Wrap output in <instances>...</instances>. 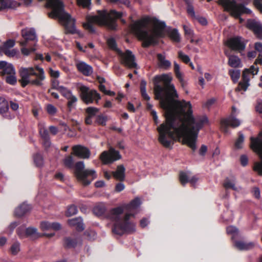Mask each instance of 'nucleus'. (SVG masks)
<instances>
[{
  "label": "nucleus",
  "mask_w": 262,
  "mask_h": 262,
  "mask_svg": "<svg viewBox=\"0 0 262 262\" xmlns=\"http://www.w3.org/2000/svg\"><path fill=\"white\" fill-rule=\"evenodd\" d=\"M171 80L172 77L167 74L157 76L154 79L156 99L160 100V105L165 112V121L157 128L159 141L169 148L175 139H182L183 144L194 151L199 132L207 122V118L206 116L193 117L189 102L174 99L178 96Z\"/></svg>",
  "instance_id": "f257e3e1"
},
{
  "label": "nucleus",
  "mask_w": 262,
  "mask_h": 262,
  "mask_svg": "<svg viewBox=\"0 0 262 262\" xmlns=\"http://www.w3.org/2000/svg\"><path fill=\"white\" fill-rule=\"evenodd\" d=\"M165 23H160L151 30L148 28L147 22L144 20H139L132 24L130 27L132 31L138 38L143 41V46L147 47L151 45L158 43V38L163 37L166 32L172 41H180V35L176 29L166 30Z\"/></svg>",
  "instance_id": "f03ea898"
},
{
  "label": "nucleus",
  "mask_w": 262,
  "mask_h": 262,
  "mask_svg": "<svg viewBox=\"0 0 262 262\" xmlns=\"http://www.w3.org/2000/svg\"><path fill=\"white\" fill-rule=\"evenodd\" d=\"M141 204L140 199L136 198L129 204L114 208L111 211L110 218L114 222L112 228L114 234L122 235L126 232L135 230V224L129 219Z\"/></svg>",
  "instance_id": "7ed1b4c3"
},
{
  "label": "nucleus",
  "mask_w": 262,
  "mask_h": 262,
  "mask_svg": "<svg viewBox=\"0 0 262 262\" xmlns=\"http://www.w3.org/2000/svg\"><path fill=\"white\" fill-rule=\"evenodd\" d=\"M122 15V12H117L115 10H111L110 12L99 10L97 15L87 17V23L83 24V27L91 33L95 32L94 24L105 26L111 30H115L117 27L116 20L121 17Z\"/></svg>",
  "instance_id": "20e7f679"
},
{
  "label": "nucleus",
  "mask_w": 262,
  "mask_h": 262,
  "mask_svg": "<svg viewBox=\"0 0 262 262\" xmlns=\"http://www.w3.org/2000/svg\"><path fill=\"white\" fill-rule=\"evenodd\" d=\"M49 7L52 9L49 16L53 18H58L60 23L64 26L67 31L71 34H75L77 31L75 26V19L66 12L63 5L60 0H47Z\"/></svg>",
  "instance_id": "39448f33"
},
{
  "label": "nucleus",
  "mask_w": 262,
  "mask_h": 262,
  "mask_svg": "<svg viewBox=\"0 0 262 262\" xmlns=\"http://www.w3.org/2000/svg\"><path fill=\"white\" fill-rule=\"evenodd\" d=\"M20 77L19 81L23 87L28 84L37 86L42 85V81L45 79V75L42 68L36 66L35 68H20L19 70Z\"/></svg>",
  "instance_id": "423d86ee"
},
{
  "label": "nucleus",
  "mask_w": 262,
  "mask_h": 262,
  "mask_svg": "<svg viewBox=\"0 0 262 262\" xmlns=\"http://www.w3.org/2000/svg\"><path fill=\"white\" fill-rule=\"evenodd\" d=\"M218 4L224 8V11L229 12L231 16L239 19L240 23L244 21L240 17L241 15L252 13L250 9L242 4H237L235 0H218Z\"/></svg>",
  "instance_id": "0eeeda50"
},
{
  "label": "nucleus",
  "mask_w": 262,
  "mask_h": 262,
  "mask_svg": "<svg viewBox=\"0 0 262 262\" xmlns=\"http://www.w3.org/2000/svg\"><path fill=\"white\" fill-rule=\"evenodd\" d=\"M83 161H79L75 164V176L78 180L83 185H89L91 181L96 178V172L93 169H84Z\"/></svg>",
  "instance_id": "6e6552de"
},
{
  "label": "nucleus",
  "mask_w": 262,
  "mask_h": 262,
  "mask_svg": "<svg viewBox=\"0 0 262 262\" xmlns=\"http://www.w3.org/2000/svg\"><path fill=\"white\" fill-rule=\"evenodd\" d=\"M78 89L82 100L87 104L94 102L97 103L101 99L100 95L95 90H89V88L83 85H80Z\"/></svg>",
  "instance_id": "1a4fd4ad"
},
{
  "label": "nucleus",
  "mask_w": 262,
  "mask_h": 262,
  "mask_svg": "<svg viewBox=\"0 0 262 262\" xmlns=\"http://www.w3.org/2000/svg\"><path fill=\"white\" fill-rule=\"evenodd\" d=\"M258 72V68L254 66H251L249 69H246L243 71L242 75V81H241L237 88L236 89V91H245L249 86V80L251 77L256 75Z\"/></svg>",
  "instance_id": "9d476101"
},
{
  "label": "nucleus",
  "mask_w": 262,
  "mask_h": 262,
  "mask_svg": "<svg viewBox=\"0 0 262 262\" xmlns=\"http://www.w3.org/2000/svg\"><path fill=\"white\" fill-rule=\"evenodd\" d=\"M235 111V107L233 106L231 114L227 118L223 119L221 121V129L225 133H228L229 126L235 128L241 124V121L234 117V113Z\"/></svg>",
  "instance_id": "9b49d317"
},
{
  "label": "nucleus",
  "mask_w": 262,
  "mask_h": 262,
  "mask_svg": "<svg viewBox=\"0 0 262 262\" xmlns=\"http://www.w3.org/2000/svg\"><path fill=\"white\" fill-rule=\"evenodd\" d=\"M121 158L119 152L114 148L110 147L108 151H103L100 159L104 164H111Z\"/></svg>",
  "instance_id": "f8f14e48"
},
{
  "label": "nucleus",
  "mask_w": 262,
  "mask_h": 262,
  "mask_svg": "<svg viewBox=\"0 0 262 262\" xmlns=\"http://www.w3.org/2000/svg\"><path fill=\"white\" fill-rule=\"evenodd\" d=\"M121 63L128 68H136L137 63L135 62V57L132 52L129 50H126L122 52L121 50H118Z\"/></svg>",
  "instance_id": "ddd939ff"
},
{
  "label": "nucleus",
  "mask_w": 262,
  "mask_h": 262,
  "mask_svg": "<svg viewBox=\"0 0 262 262\" xmlns=\"http://www.w3.org/2000/svg\"><path fill=\"white\" fill-rule=\"evenodd\" d=\"M247 42L244 38L235 36L229 39L228 45L232 50L241 53L245 49Z\"/></svg>",
  "instance_id": "4468645a"
},
{
  "label": "nucleus",
  "mask_w": 262,
  "mask_h": 262,
  "mask_svg": "<svg viewBox=\"0 0 262 262\" xmlns=\"http://www.w3.org/2000/svg\"><path fill=\"white\" fill-rule=\"evenodd\" d=\"M21 35L25 40L21 41V46H27L28 41H35L36 40V35L35 30L33 28H26L21 30Z\"/></svg>",
  "instance_id": "2eb2a0df"
},
{
  "label": "nucleus",
  "mask_w": 262,
  "mask_h": 262,
  "mask_svg": "<svg viewBox=\"0 0 262 262\" xmlns=\"http://www.w3.org/2000/svg\"><path fill=\"white\" fill-rule=\"evenodd\" d=\"M179 180L183 186L189 182L193 187H195L198 179L195 176L191 177L189 171H181L179 173Z\"/></svg>",
  "instance_id": "dca6fc26"
},
{
  "label": "nucleus",
  "mask_w": 262,
  "mask_h": 262,
  "mask_svg": "<svg viewBox=\"0 0 262 262\" xmlns=\"http://www.w3.org/2000/svg\"><path fill=\"white\" fill-rule=\"evenodd\" d=\"M247 27L252 30L257 37L262 39V24L254 19H249L247 22Z\"/></svg>",
  "instance_id": "f3484780"
},
{
  "label": "nucleus",
  "mask_w": 262,
  "mask_h": 262,
  "mask_svg": "<svg viewBox=\"0 0 262 262\" xmlns=\"http://www.w3.org/2000/svg\"><path fill=\"white\" fill-rule=\"evenodd\" d=\"M75 66L78 72L85 76H90L93 72L92 66L83 61H77Z\"/></svg>",
  "instance_id": "a211bd4d"
},
{
  "label": "nucleus",
  "mask_w": 262,
  "mask_h": 262,
  "mask_svg": "<svg viewBox=\"0 0 262 262\" xmlns=\"http://www.w3.org/2000/svg\"><path fill=\"white\" fill-rule=\"evenodd\" d=\"M73 154L82 159H89L90 156V150L86 147L80 145L74 146L72 148Z\"/></svg>",
  "instance_id": "6ab92c4d"
},
{
  "label": "nucleus",
  "mask_w": 262,
  "mask_h": 262,
  "mask_svg": "<svg viewBox=\"0 0 262 262\" xmlns=\"http://www.w3.org/2000/svg\"><path fill=\"white\" fill-rule=\"evenodd\" d=\"M0 74L2 76H8L11 74H15V71L13 65L5 61H0Z\"/></svg>",
  "instance_id": "aec40b11"
},
{
  "label": "nucleus",
  "mask_w": 262,
  "mask_h": 262,
  "mask_svg": "<svg viewBox=\"0 0 262 262\" xmlns=\"http://www.w3.org/2000/svg\"><path fill=\"white\" fill-rule=\"evenodd\" d=\"M0 114L7 119H11L12 118L9 112L8 101L3 97H0Z\"/></svg>",
  "instance_id": "412c9836"
},
{
  "label": "nucleus",
  "mask_w": 262,
  "mask_h": 262,
  "mask_svg": "<svg viewBox=\"0 0 262 262\" xmlns=\"http://www.w3.org/2000/svg\"><path fill=\"white\" fill-rule=\"evenodd\" d=\"M225 54L228 58V64L232 68H239L242 67V62L240 58L234 55H231L228 51H225Z\"/></svg>",
  "instance_id": "4be33fe9"
},
{
  "label": "nucleus",
  "mask_w": 262,
  "mask_h": 262,
  "mask_svg": "<svg viewBox=\"0 0 262 262\" xmlns=\"http://www.w3.org/2000/svg\"><path fill=\"white\" fill-rule=\"evenodd\" d=\"M40 228L43 231H50L51 230H58L60 229V225L56 222H49L43 221L40 223Z\"/></svg>",
  "instance_id": "5701e85b"
},
{
  "label": "nucleus",
  "mask_w": 262,
  "mask_h": 262,
  "mask_svg": "<svg viewBox=\"0 0 262 262\" xmlns=\"http://www.w3.org/2000/svg\"><path fill=\"white\" fill-rule=\"evenodd\" d=\"M158 63L159 67L163 69L167 70L171 67L170 61L166 59V57L162 54H157Z\"/></svg>",
  "instance_id": "b1692460"
},
{
  "label": "nucleus",
  "mask_w": 262,
  "mask_h": 262,
  "mask_svg": "<svg viewBox=\"0 0 262 262\" xmlns=\"http://www.w3.org/2000/svg\"><path fill=\"white\" fill-rule=\"evenodd\" d=\"M31 209L30 205L24 203L15 209L14 213L16 216L20 217L29 212Z\"/></svg>",
  "instance_id": "393cba45"
},
{
  "label": "nucleus",
  "mask_w": 262,
  "mask_h": 262,
  "mask_svg": "<svg viewBox=\"0 0 262 262\" xmlns=\"http://www.w3.org/2000/svg\"><path fill=\"white\" fill-rule=\"evenodd\" d=\"M68 223L71 226L75 227L77 231H81L84 230L82 220L81 217H76L69 220Z\"/></svg>",
  "instance_id": "a878e982"
},
{
  "label": "nucleus",
  "mask_w": 262,
  "mask_h": 262,
  "mask_svg": "<svg viewBox=\"0 0 262 262\" xmlns=\"http://www.w3.org/2000/svg\"><path fill=\"white\" fill-rule=\"evenodd\" d=\"M125 170L123 165L118 166L117 170L112 173L114 177L119 181H123L125 178Z\"/></svg>",
  "instance_id": "bb28decb"
},
{
  "label": "nucleus",
  "mask_w": 262,
  "mask_h": 262,
  "mask_svg": "<svg viewBox=\"0 0 262 262\" xmlns=\"http://www.w3.org/2000/svg\"><path fill=\"white\" fill-rule=\"evenodd\" d=\"M234 246L239 250H247L252 249L254 244L253 243H245L242 241H236L234 244Z\"/></svg>",
  "instance_id": "cd10ccee"
},
{
  "label": "nucleus",
  "mask_w": 262,
  "mask_h": 262,
  "mask_svg": "<svg viewBox=\"0 0 262 262\" xmlns=\"http://www.w3.org/2000/svg\"><path fill=\"white\" fill-rule=\"evenodd\" d=\"M38 129L39 135L42 139H47L50 138L49 132L46 127L45 123L44 122H39L38 124Z\"/></svg>",
  "instance_id": "c85d7f7f"
},
{
  "label": "nucleus",
  "mask_w": 262,
  "mask_h": 262,
  "mask_svg": "<svg viewBox=\"0 0 262 262\" xmlns=\"http://www.w3.org/2000/svg\"><path fill=\"white\" fill-rule=\"evenodd\" d=\"M224 186L226 189H232L234 190H237L238 187L235 186V180L234 178H226L224 183Z\"/></svg>",
  "instance_id": "c756f323"
},
{
  "label": "nucleus",
  "mask_w": 262,
  "mask_h": 262,
  "mask_svg": "<svg viewBox=\"0 0 262 262\" xmlns=\"http://www.w3.org/2000/svg\"><path fill=\"white\" fill-rule=\"evenodd\" d=\"M174 72L176 76V77L179 79V80L181 82L182 86L183 87H184L185 81L183 77V74L180 72V66L176 62H174Z\"/></svg>",
  "instance_id": "7c9ffc66"
},
{
  "label": "nucleus",
  "mask_w": 262,
  "mask_h": 262,
  "mask_svg": "<svg viewBox=\"0 0 262 262\" xmlns=\"http://www.w3.org/2000/svg\"><path fill=\"white\" fill-rule=\"evenodd\" d=\"M26 237H29L31 238L34 239L41 235L37 232V229L35 228H28L26 229L25 231Z\"/></svg>",
  "instance_id": "2f4dec72"
},
{
  "label": "nucleus",
  "mask_w": 262,
  "mask_h": 262,
  "mask_svg": "<svg viewBox=\"0 0 262 262\" xmlns=\"http://www.w3.org/2000/svg\"><path fill=\"white\" fill-rule=\"evenodd\" d=\"M105 207L103 204H98L93 208V212L97 216H101L105 212Z\"/></svg>",
  "instance_id": "473e14b6"
},
{
  "label": "nucleus",
  "mask_w": 262,
  "mask_h": 262,
  "mask_svg": "<svg viewBox=\"0 0 262 262\" xmlns=\"http://www.w3.org/2000/svg\"><path fill=\"white\" fill-rule=\"evenodd\" d=\"M146 82L144 80H142L140 83V91L141 96L144 99L148 101L150 100V97L148 95L146 91Z\"/></svg>",
  "instance_id": "72a5a7b5"
},
{
  "label": "nucleus",
  "mask_w": 262,
  "mask_h": 262,
  "mask_svg": "<svg viewBox=\"0 0 262 262\" xmlns=\"http://www.w3.org/2000/svg\"><path fill=\"white\" fill-rule=\"evenodd\" d=\"M14 2L11 0H0V11L5 9L12 8Z\"/></svg>",
  "instance_id": "f704fd0d"
},
{
  "label": "nucleus",
  "mask_w": 262,
  "mask_h": 262,
  "mask_svg": "<svg viewBox=\"0 0 262 262\" xmlns=\"http://www.w3.org/2000/svg\"><path fill=\"white\" fill-rule=\"evenodd\" d=\"M68 100V107L69 111H71V110L74 108L75 107V104L77 101V98L73 94L71 96H69V98H66Z\"/></svg>",
  "instance_id": "c9c22d12"
},
{
  "label": "nucleus",
  "mask_w": 262,
  "mask_h": 262,
  "mask_svg": "<svg viewBox=\"0 0 262 262\" xmlns=\"http://www.w3.org/2000/svg\"><path fill=\"white\" fill-rule=\"evenodd\" d=\"M229 74L234 82L237 81L241 75L240 71L238 70H230Z\"/></svg>",
  "instance_id": "e433bc0d"
},
{
  "label": "nucleus",
  "mask_w": 262,
  "mask_h": 262,
  "mask_svg": "<svg viewBox=\"0 0 262 262\" xmlns=\"http://www.w3.org/2000/svg\"><path fill=\"white\" fill-rule=\"evenodd\" d=\"M34 162L37 166H41L43 163V160L42 156L38 153L35 154L34 156Z\"/></svg>",
  "instance_id": "4c0bfd02"
},
{
  "label": "nucleus",
  "mask_w": 262,
  "mask_h": 262,
  "mask_svg": "<svg viewBox=\"0 0 262 262\" xmlns=\"http://www.w3.org/2000/svg\"><path fill=\"white\" fill-rule=\"evenodd\" d=\"M15 44V41L13 39H9L5 41L3 45L4 52L6 51V50H10L11 48H13Z\"/></svg>",
  "instance_id": "58836bf2"
},
{
  "label": "nucleus",
  "mask_w": 262,
  "mask_h": 262,
  "mask_svg": "<svg viewBox=\"0 0 262 262\" xmlns=\"http://www.w3.org/2000/svg\"><path fill=\"white\" fill-rule=\"evenodd\" d=\"M244 141V136L243 134L239 133L238 139L235 143V147L237 149L242 148L243 147V143Z\"/></svg>",
  "instance_id": "ea45409f"
},
{
  "label": "nucleus",
  "mask_w": 262,
  "mask_h": 262,
  "mask_svg": "<svg viewBox=\"0 0 262 262\" xmlns=\"http://www.w3.org/2000/svg\"><path fill=\"white\" fill-rule=\"evenodd\" d=\"M78 210L75 205H71L69 206L66 212V215L68 216H70L76 214L77 213Z\"/></svg>",
  "instance_id": "a19ab883"
},
{
  "label": "nucleus",
  "mask_w": 262,
  "mask_h": 262,
  "mask_svg": "<svg viewBox=\"0 0 262 262\" xmlns=\"http://www.w3.org/2000/svg\"><path fill=\"white\" fill-rule=\"evenodd\" d=\"M20 251V244L18 242H15L11 247L10 252L12 254L16 255Z\"/></svg>",
  "instance_id": "79ce46f5"
},
{
  "label": "nucleus",
  "mask_w": 262,
  "mask_h": 262,
  "mask_svg": "<svg viewBox=\"0 0 262 262\" xmlns=\"http://www.w3.org/2000/svg\"><path fill=\"white\" fill-rule=\"evenodd\" d=\"M107 42L109 47L112 50L115 51L118 54V50H120L117 47L115 40L113 38H111L107 39Z\"/></svg>",
  "instance_id": "37998d69"
},
{
  "label": "nucleus",
  "mask_w": 262,
  "mask_h": 262,
  "mask_svg": "<svg viewBox=\"0 0 262 262\" xmlns=\"http://www.w3.org/2000/svg\"><path fill=\"white\" fill-rule=\"evenodd\" d=\"M59 91L61 93L62 95L66 98H69V96H71V95L73 94L70 90H68L67 88L63 86H62V87L60 88Z\"/></svg>",
  "instance_id": "c03bdc74"
},
{
  "label": "nucleus",
  "mask_w": 262,
  "mask_h": 262,
  "mask_svg": "<svg viewBox=\"0 0 262 262\" xmlns=\"http://www.w3.org/2000/svg\"><path fill=\"white\" fill-rule=\"evenodd\" d=\"M5 80L7 83L11 85H14L17 81L15 74H11L8 76H6L5 77Z\"/></svg>",
  "instance_id": "a18cd8bd"
},
{
  "label": "nucleus",
  "mask_w": 262,
  "mask_h": 262,
  "mask_svg": "<svg viewBox=\"0 0 262 262\" xmlns=\"http://www.w3.org/2000/svg\"><path fill=\"white\" fill-rule=\"evenodd\" d=\"M64 165L69 168H72L73 166V159L71 156H69L63 160Z\"/></svg>",
  "instance_id": "49530a36"
},
{
  "label": "nucleus",
  "mask_w": 262,
  "mask_h": 262,
  "mask_svg": "<svg viewBox=\"0 0 262 262\" xmlns=\"http://www.w3.org/2000/svg\"><path fill=\"white\" fill-rule=\"evenodd\" d=\"M107 120V117L103 115H100L97 116L96 122L100 125H105Z\"/></svg>",
  "instance_id": "de8ad7c7"
},
{
  "label": "nucleus",
  "mask_w": 262,
  "mask_h": 262,
  "mask_svg": "<svg viewBox=\"0 0 262 262\" xmlns=\"http://www.w3.org/2000/svg\"><path fill=\"white\" fill-rule=\"evenodd\" d=\"M98 112V109L93 107H88L86 110V112L88 114V116L93 117Z\"/></svg>",
  "instance_id": "09e8293b"
},
{
  "label": "nucleus",
  "mask_w": 262,
  "mask_h": 262,
  "mask_svg": "<svg viewBox=\"0 0 262 262\" xmlns=\"http://www.w3.org/2000/svg\"><path fill=\"white\" fill-rule=\"evenodd\" d=\"M178 57L185 63H188L190 62V59L189 56L184 54L182 51L179 52Z\"/></svg>",
  "instance_id": "8fccbe9b"
},
{
  "label": "nucleus",
  "mask_w": 262,
  "mask_h": 262,
  "mask_svg": "<svg viewBox=\"0 0 262 262\" xmlns=\"http://www.w3.org/2000/svg\"><path fill=\"white\" fill-rule=\"evenodd\" d=\"M47 112L51 115H55L57 112L56 108L52 104H48L46 107Z\"/></svg>",
  "instance_id": "3c124183"
},
{
  "label": "nucleus",
  "mask_w": 262,
  "mask_h": 262,
  "mask_svg": "<svg viewBox=\"0 0 262 262\" xmlns=\"http://www.w3.org/2000/svg\"><path fill=\"white\" fill-rule=\"evenodd\" d=\"M65 245L68 248L74 247L76 245V242L71 238H66L65 239Z\"/></svg>",
  "instance_id": "603ef678"
},
{
  "label": "nucleus",
  "mask_w": 262,
  "mask_h": 262,
  "mask_svg": "<svg viewBox=\"0 0 262 262\" xmlns=\"http://www.w3.org/2000/svg\"><path fill=\"white\" fill-rule=\"evenodd\" d=\"M25 231L26 228L23 226L19 227L17 229V235L20 238H24L26 237Z\"/></svg>",
  "instance_id": "864d4df0"
},
{
  "label": "nucleus",
  "mask_w": 262,
  "mask_h": 262,
  "mask_svg": "<svg viewBox=\"0 0 262 262\" xmlns=\"http://www.w3.org/2000/svg\"><path fill=\"white\" fill-rule=\"evenodd\" d=\"M18 51L17 49H13L12 50H6V51L4 52V54L9 56V57H14L17 55L18 53Z\"/></svg>",
  "instance_id": "5fc2aeb1"
},
{
  "label": "nucleus",
  "mask_w": 262,
  "mask_h": 262,
  "mask_svg": "<svg viewBox=\"0 0 262 262\" xmlns=\"http://www.w3.org/2000/svg\"><path fill=\"white\" fill-rule=\"evenodd\" d=\"M91 0H77V4L83 8L88 7L91 4Z\"/></svg>",
  "instance_id": "6e6d98bb"
},
{
  "label": "nucleus",
  "mask_w": 262,
  "mask_h": 262,
  "mask_svg": "<svg viewBox=\"0 0 262 262\" xmlns=\"http://www.w3.org/2000/svg\"><path fill=\"white\" fill-rule=\"evenodd\" d=\"M227 232L229 234H232L234 236L238 233V230L234 226H229L227 228Z\"/></svg>",
  "instance_id": "4d7b16f0"
},
{
  "label": "nucleus",
  "mask_w": 262,
  "mask_h": 262,
  "mask_svg": "<svg viewBox=\"0 0 262 262\" xmlns=\"http://www.w3.org/2000/svg\"><path fill=\"white\" fill-rule=\"evenodd\" d=\"M24 47H25V46H24ZM34 51H35V49L34 48H31L30 49H28L27 48H25V47H23L21 48V53L24 55H26V56H27V55H29V54L31 53V52H33Z\"/></svg>",
  "instance_id": "13d9d810"
},
{
  "label": "nucleus",
  "mask_w": 262,
  "mask_h": 262,
  "mask_svg": "<svg viewBox=\"0 0 262 262\" xmlns=\"http://www.w3.org/2000/svg\"><path fill=\"white\" fill-rule=\"evenodd\" d=\"M194 18L198 20V21L203 26H205L207 24V21L205 17L199 16H196Z\"/></svg>",
  "instance_id": "bf43d9fd"
},
{
  "label": "nucleus",
  "mask_w": 262,
  "mask_h": 262,
  "mask_svg": "<svg viewBox=\"0 0 262 262\" xmlns=\"http://www.w3.org/2000/svg\"><path fill=\"white\" fill-rule=\"evenodd\" d=\"M52 89L57 90L59 91L60 88H61L62 86L59 85V82L58 80L54 79L52 81Z\"/></svg>",
  "instance_id": "052dcab7"
},
{
  "label": "nucleus",
  "mask_w": 262,
  "mask_h": 262,
  "mask_svg": "<svg viewBox=\"0 0 262 262\" xmlns=\"http://www.w3.org/2000/svg\"><path fill=\"white\" fill-rule=\"evenodd\" d=\"M256 111L260 114H262V100H258L255 106Z\"/></svg>",
  "instance_id": "680f3d73"
},
{
  "label": "nucleus",
  "mask_w": 262,
  "mask_h": 262,
  "mask_svg": "<svg viewBox=\"0 0 262 262\" xmlns=\"http://www.w3.org/2000/svg\"><path fill=\"white\" fill-rule=\"evenodd\" d=\"M49 73L51 77L57 78L59 76L60 73L57 70H54L52 69H50Z\"/></svg>",
  "instance_id": "e2e57ef3"
},
{
  "label": "nucleus",
  "mask_w": 262,
  "mask_h": 262,
  "mask_svg": "<svg viewBox=\"0 0 262 262\" xmlns=\"http://www.w3.org/2000/svg\"><path fill=\"white\" fill-rule=\"evenodd\" d=\"M255 50L259 53V54H262V43L259 42H257L255 43L254 45Z\"/></svg>",
  "instance_id": "0e129e2a"
},
{
  "label": "nucleus",
  "mask_w": 262,
  "mask_h": 262,
  "mask_svg": "<svg viewBox=\"0 0 262 262\" xmlns=\"http://www.w3.org/2000/svg\"><path fill=\"white\" fill-rule=\"evenodd\" d=\"M241 164L245 166L248 164V158L246 155H242L240 158Z\"/></svg>",
  "instance_id": "69168bd1"
},
{
  "label": "nucleus",
  "mask_w": 262,
  "mask_h": 262,
  "mask_svg": "<svg viewBox=\"0 0 262 262\" xmlns=\"http://www.w3.org/2000/svg\"><path fill=\"white\" fill-rule=\"evenodd\" d=\"M18 225V223L17 222H13L11 223L9 226L8 229L10 230V234H11L14 228Z\"/></svg>",
  "instance_id": "338daca9"
},
{
  "label": "nucleus",
  "mask_w": 262,
  "mask_h": 262,
  "mask_svg": "<svg viewBox=\"0 0 262 262\" xmlns=\"http://www.w3.org/2000/svg\"><path fill=\"white\" fill-rule=\"evenodd\" d=\"M42 140H43L42 144H43V146L46 148H49L51 145V141H50V138H47V139H43Z\"/></svg>",
  "instance_id": "774afa93"
}]
</instances>
